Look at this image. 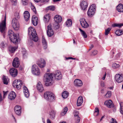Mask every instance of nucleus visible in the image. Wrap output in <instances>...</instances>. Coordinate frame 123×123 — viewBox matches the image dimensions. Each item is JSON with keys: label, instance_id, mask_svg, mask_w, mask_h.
<instances>
[{"label": "nucleus", "instance_id": "obj_8", "mask_svg": "<svg viewBox=\"0 0 123 123\" xmlns=\"http://www.w3.org/2000/svg\"><path fill=\"white\" fill-rule=\"evenodd\" d=\"M32 73L34 74L38 75L40 74V71L37 66L35 64L32 65L31 68Z\"/></svg>", "mask_w": 123, "mask_h": 123}, {"label": "nucleus", "instance_id": "obj_17", "mask_svg": "<svg viewBox=\"0 0 123 123\" xmlns=\"http://www.w3.org/2000/svg\"><path fill=\"white\" fill-rule=\"evenodd\" d=\"M80 6L82 9L85 10L88 6V3L86 1H83L80 2Z\"/></svg>", "mask_w": 123, "mask_h": 123}, {"label": "nucleus", "instance_id": "obj_37", "mask_svg": "<svg viewBox=\"0 0 123 123\" xmlns=\"http://www.w3.org/2000/svg\"><path fill=\"white\" fill-rule=\"evenodd\" d=\"M74 116L76 120V123H79L80 120V117L79 116L78 114L75 115Z\"/></svg>", "mask_w": 123, "mask_h": 123}, {"label": "nucleus", "instance_id": "obj_56", "mask_svg": "<svg viewBox=\"0 0 123 123\" xmlns=\"http://www.w3.org/2000/svg\"><path fill=\"white\" fill-rule=\"evenodd\" d=\"M11 1L13 4L15 5L17 3L16 0H11Z\"/></svg>", "mask_w": 123, "mask_h": 123}, {"label": "nucleus", "instance_id": "obj_55", "mask_svg": "<svg viewBox=\"0 0 123 123\" xmlns=\"http://www.w3.org/2000/svg\"><path fill=\"white\" fill-rule=\"evenodd\" d=\"M43 48L45 49L47 48V43L43 44Z\"/></svg>", "mask_w": 123, "mask_h": 123}, {"label": "nucleus", "instance_id": "obj_23", "mask_svg": "<svg viewBox=\"0 0 123 123\" xmlns=\"http://www.w3.org/2000/svg\"><path fill=\"white\" fill-rule=\"evenodd\" d=\"M83 102V99L82 97L80 96L78 98L77 105V106H80L82 105Z\"/></svg>", "mask_w": 123, "mask_h": 123}, {"label": "nucleus", "instance_id": "obj_29", "mask_svg": "<svg viewBox=\"0 0 123 123\" xmlns=\"http://www.w3.org/2000/svg\"><path fill=\"white\" fill-rule=\"evenodd\" d=\"M17 48L16 47H13L11 46L9 48V51L11 53H13L15 51Z\"/></svg>", "mask_w": 123, "mask_h": 123}, {"label": "nucleus", "instance_id": "obj_5", "mask_svg": "<svg viewBox=\"0 0 123 123\" xmlns=\"http://www.w3.org/2000/svg\"><path fill=\"white\" fill-rule=\"evenodd\" d=\"M6 16H5L4 20L0 23V32L3 34L4 38L5 37V33L6 31Z\"/></svg>", "mask_w": 123, "mask_h": 123}, {"label": "nucleus", "instance_id": "obj_35", "mask_svg": "<svg viewBox=\"0 0 123 123\" xmlns=\"http://www.w3.org/2000/svg\"><path fill=\"white\" fill-rule=\"evenodd\" d=\"M79 30L81 32L82 35L83 36V37L84 38H86L87 37V36L85 32L84 31L82 30L80 28H79Z\"/></svg>", "mask_w": 123, "mask_h": 123}, {"label": "nucleus", "instance_id": "obj_6", "mask_svg": "<svg viewBox=\"0 0 123 123\" xmlns=\"http://www.w3.org/2000/svg\"><path fill=\"white\" fill-rule=\"evenodd\" d=\"M22 84V82L20 80H16L13 81L12 85L14 87L19 89L21 88Z\"/></svg>", "mask_w": 123, "mask_h": 123}, {"label": "nucleus", "instance_id": "obj_46", "mask_svg": "<svg viewBox=\"0 0 123 123\" xmlns=\"http://www.w3.org/2000/svg\"><path fill=\"white\" fill-rule=\"evenodd\" d=\"M14 16H15V18L17 20L20 17L19 15V14L18 12H16L14 14Z\"/></svg>", "mask_w": 123, "mask_h": 123}, {"label": "nucleus", "instance_id": "obj_47", "mask_svg": "<svg viewBox=\"0 0 123 123\" xmlns=\"http://www.w3.org/2000/svg\"><path fill=\"white\" fill-rule=\"evenodd\" d=\"M31 10L33 11V12L35 13H37L36 9L35 7L31 5Z\"/></svg>", "mask_w": 123, "mask_h": 123}, {"label": "nucleus", "instance_id": "obj_30", "mask_svg": "<svg viewBox=\"0 0 123 123\" xmlns=\"http://www.w3.org/2000/svg\"><path fill=\"white\" fill-rule=\"evenodd\" d=\"M72 22L71 19H68L66 22L65 24L66 25L67 27L70 26H71Z\"/></svg>", "mask_w": 123, "mask_h": 123}, {"label": "nucleus", "instance_id": "obj_63", "mask_svg": "<svg viewBox=\"0 0 123 123\" xmlns=\"http://www.w3.org/2000/svg\"><path fill=\"white\" fill-rule=\"evenodd\" d=\"M47 123H51V122L49 119H47Z\"/></svg>", "mask_w": 123, "mask_h": 123}, {"label": "nucleus", "instance_id": "obj_13", "mask_svg": "<svg viewBox=\"0 0 123 123\" xmlns=\"http://www.w3.org/2000/svg\"><path fill=\"white\" fill-rule=\"evenodd\" d=\"M12 64L13 67L16 68L18 67L20 65L19 59L17 57L15 58L13 61Z\"/></svg>", "mask_w": 123, "mask_h": 123}, {"label": "nucleus", "instance_id": "obj_36", "mask_svg": "<svg viewBox=\"0 0 123 123\" xmlns=\"http://www.w3.org/2000/svg\"><path fill=\"white\" fill-rule=\"evenodd\" d=\"M22 53L23 57H26L27 55L26 50L24 48L22 49Z\"/></svg>", "mask_w": 123, "mask_h": 123}, {"label": "nucleus", "instance_id": "obj_49", "mask_svg": "<svg viewBox=\"0 0 123 123\" xmlns=\"http://www.w3.org/2000/svg\"><path fill=\"white\" fill-rule=\"evenodd\" d=\"M28 0H22V2L24 5H27L28 4Z\"/></svg>", "mask_w": 123, "mask_h": 123}, {"label": "nucleus", "instance_id": "obj_48", "mask_svg": "<svg viewBox=\"0 0 123 123\" xmlns=\"http://www.w3.org/2000/svg\"><path fill=\"white\" fill-rule=\"evenodd\" d=\"M23 90L24 93L29 92L27 88L25 86L23 87Z\"/></svg>", "mask_w": 123, "mask_h": 123}, {"label": "nucleus", "instance_id": "obj_11", "mask_svg": "<svg viewBox=\"0 0 123 123\" xmlns=\"http://www.w3.org/2000/svg\"><path fill=\"white\" fill-rule=\"evenodd\" d=\"M37 64L40 68H43L45 66L46 62L43 59L41 58L37 61Z\"/></svg>", "mask_w": 123, "mask_h": 123}, {"label": "nucleus", "instance_id": "obj_14", "mask_svg": "<svg viewBox=\"0 0 123 123\" xmlns=\"http://www.w3.org/2000/svg\"><path fill=\"white\" fill-rule=\"evenodd\" d=\"M54 76L55 79L57 80H60L62 78L61 73L59 71H55L54 74Z\"/></svg>", "mask_w": 123, "mask_h": 123}, {"label": "nucleus", "instance_id": "obj_21", "mask_svg": "<svg viewBox=\"0 0 123 123\" xmlns=\"http://www.w3.org/2000/svg\"><path fill=\"white\" fill-rule=\"evenodd\" d=\"M16 96L15 93L13 92H10L8 95V97L9 99L11 100H12L15 98Z\"/></svg>", "mask_w": 123, "mask_h": 123}, {"label": "nucleus", "instance_id": "obj_10", "mask_svg": "<svg viewBox=\"0 0 123 123\" xmlns=\"http://www.w3.org/2000/svg\"><path fill=\"white\" fill-rule=\"evenodd\" d=\"M80 24L82 27L84 28H87L89 27V25L84 18H81L80 20Z\"/></svg>", "mask_w": 123, "mask_h": 123}, {"label": "nucleus", "instance_id": "obj_16", "mask_svg": "<svg viewBox=\"0 0 123 123\" xmlns=\"http://www.w3.org/2000/svg\"><path fill=\"white\" fill-rule=\"evenodd\" d=\"M48 30L47 31V34L49 37L52 36L54 34L53 30L52 29L51 25H49L47 26Z\"/></svg>", "mask_w": 123, "mask_h": 123}, {"label": "nucleus", "instance_id": "obj_33", "mask_svg": "<svg viewBox=\"0 0 123 123\" xmlns=\"http://www.w3.org/2000/svg\"><path fill=\"white\" fill-rule=\"evenodd\" d=\"M68 95V92L66 91H64L62 93V96L64 98H66Z\"/></svg>", "mask_w": 123, "mask_h": 123}, {"label": "nucleus", "instance_id": "obj_28", "mask_svg": "<svg viewBox=\"0 0 123 123\" xmlns=\"http://www.w3.org/2000/svg\"><path fill=\"white\" fill-rule=\"evenodd\" d=\"M14 110L15 113H18L17 112V111H19V112L20 113H21V107L20 106H16L14 107Z\"/></svg>", "mask_w": 123, "mask_h": 123}, {"label": "nucleus", "instance_id": "obj_54", "mask_svg": "<svg viewBox=\"0 0 123 123\" xmlns=\"http://www.w3.org/2000/svg\"><path fill=\"white\" fill-rule=\"evenodd\" d=\"M112 120L111 123H117L116 120L115 119L112 118Z\"/></svg>", "mask_w": 123, "mask_h": 123}, {"label": "nucleus", "instance_id": "obj_52", "mask_svg": "<svg viewBox=\"0 0 123 123\" xmlns=\"http://www.w3.org/2000/svg\"><path fill=\"white\" fill-rule=\"evenodd\" d=\"M25 96L26 98H28L29 96V92H26L24 93Z\"/></svg>", "mask_w": 123, "mask_h": 123}, {"label": "nucleus", "instance_id": "obj_26", "mask_svg": "<svg viewBox=\"0 0 123 123\" xmlns=\"http://www.w3.org/2000/svg\"><path fill=\"white\" fill-rule=\"evenodd\" d=\"M24 16L25 20L26 21H28L30 16L29 12L27 11H25L24 13Z\"/></svg>", "mask_w": 123, "mask_h": 123}, {"label": "nucleus", "instance_id": "obj_22", "mask_svg": "<svg viewBox=\"0 0 123 123\" xmlns=\"http://www.w3.org/2000/svg\"><path fill=\"white\" fill-rule=\"evenodd\" d=\"M54 20L57 23H60L62 21V18L60 16L56 15L54 18Z\"/></svg>", "mask_w": 123, "mask_h": 123}, {"label": "nucleus", "instance_id": "obj_38", "mask_svg": "<svg viewBox=\"0 0 123 123\" xmlns=\"http://www.w3.org/2000/svg\"><path fill=\"white\" fill-rule=\"evenodd\" d=\"M115 33L117 35L119 36L122 34L123 33V32L121 30H118L116 31Z\"/></svg>", "mask_w": 123, "mask_h": 123}, {"label": "nucleus", "instance_id": "obj_41", "mask_svg": "<svg viewBox=\"0 0 123 123\" xmlns=\"http://www.w3.org/2000/svg\"><path fill=\"white\" fill-rule=\"evenodd\" d=\"M120 112L123 115V103L121 102L120 103Z\"/></svg>", "mask_w": 123, "mask_h": 123}, {"label": "nucleus", "instance_id": "obj_51", "mask_svg": "<svg viewBox=\"0 0 123 123\" xmlns=\"http://www.w3.org/2000/svg\"><path fill=\"white\" fill-rule=\"evenodd\" d=\"M42 42L43 44L47 43L46 40L43 36L42 37Z\"/></svg>", "mask_w": 123, "mask_h": 123}, {"label": "nucleus", "instance_id": "obj_58", "mask_svg": "<svg viewBox=\"0 0 123 123\" xmlns=\"http://www.w3.org/2000/svg\"><path fill=\"white\" fill-rule=\"evenodd\" d=\"M3 92H4V95L3 97V98H4L5 97V96H6L7 94V93L8 92H5L4 91H3Z\"/></svg>", "mask_w": 123, "mask_h": 123}, {"label": "nucleus", "instance_id": "obj_62", "mask_svg": "<svg viewBox=\"0 0 123 123\" xmlns=\"http://www.w3.org/2000/svg\"><path fill=\"white\" fill-rule=\"evenodd\" d=\"M67 59H75L74 58L72 57H68Z\"/></svg>", "mask_w": 123, "mask_h": 123}, {"label": "nucleus", "instance_id": "obj_18", "mask_svg": "<svg viewBox=\"0 0 123 123\" xmlns=\"http://www.w3.org/2000/svg\"><path fill=\"white\" fill-rule=\"evenodd\" d=\"M74 82L75 86H81L83 85L82 81L79 79H75Z\"/></svg>", "mask_w": 123, "mask_h": 123}, {"label": "nucleus", "instance_id": "obj_24", "mask_svg": "<svg viewBox=\"0 0 123 123\" xmlns=\"http://www.w3.org/2000/svg\"><path fill=\"white\" fill-rule=\"evenodd\" d=\"M37 90L40 92H42L44 90L43 86L40 82H38L37 85Z\"/></svg>", "mask_w": 123, "mask_h": 123}, {"label": "nucleus", "instance_id": "obj_59", "mask_svg": "<svg viewBox=\"0 0 123 123\" xmlns=\"http://www.w3.org/2000/svg\"><path fill=\"white\" fill-rule=\"evenodd\" d=\"M104 83L103 81H101V85L102 86L104 87Z\"/></svg>", "mask_w": 123, "mask_h": 123}, {"label": "nucleus", "instance_id": "obj_20", "mask_svg": "<svg viewBox=\"0 0 123 123\" xmlns=\"http://www.w3.org/2000/svg\"><path fill=\"white\" fill-rule=\"evenodd\" d=\"M104 104L105 105H106L108 107L110 108L113 107L114 106V105L112 104V102L110 100L106 101L105 102Z\"/></svg>", "mask_w": 123, "mask_h": 123}, {"label": "nucleus", "instance_id": "obj_12", "mask_svg": "<svg viewBox=\"0 0 123 123\" xmlns=\"http://www.w3.org/2000/svg\"><path fill=\"white\" fill-rule=\"evenodd\" d=\"M115 79L117 82L121 83L123 81V77L120 74H117L115 76Z\"/></svg>", "mask_w": 123, "mask_h": 123}, {"label": "nucleus", "instance_id": "obj_31", "mask_svg": "<svg viewBox=\"0 0 123 123\" xmlns=\"http://www.w3.org/2000/svg\"><path fill=\"white\" fill-rule=\"evenodd\" d=\"M44 20L46 23L48 22L50 19V16L48 14H47L44 17Z\"/></svg>", "mask_w": 123, "mask_h": 123}, {"label": "nucleus", "instance_id": "obj_15", "mask_svg": "<svg viewBox=\"0 0 123 123\" xmlns=\"http://www.w3.org/2000/svg\"><path fill=\"white\" fill-rule=\"evenodd\" d=\"M10 74L13 77H14L16 76L18 74L17 70L14 68H11L9 70Z\"/></svg>", "mask_w": 123, "mask_h": 123}, {"label": "nucleus", "instance_id": "obj_53", "mask_svg": "<svg viewBox=\"0 0 123 123\" xmlns=\"http://www.w3.org/2000/svg\"><path fill=\"white\" fill-rule=\"evenodd\" d=\"M97 53V51L96 50H94L92 53V55H96Z\"/></svg>", "mask_w": 123, "mask_h": 123}, {"label": "nucleus", "instance_id": "obj_2", "mask_svg": "<svg viewBox=\"0 0 123 123\" xmlns=\"http://www.w3.org/2000/svg\"><path fill=\"white\" fill-rule=\"evenodd\" d=\"M53 77L51 74L46 73L45 74L44 80H45V85L46 86L51 85L53 83L52 80Z\"/></svg>", "mask_w": 123, "mask_h": 123}, {"label": "nucleus", "instance_id": "obj_3", "mask_svg": "<svg viewBox=\"0 0 123 123\" xmlns=\"http://www.w3.org/2000/svg\"><path fill=\"white\" fill-rule=\"evenodd\" d=\"M8 36L11 41L14 43H17L18 42L19 37L16 34L14 33L11 30L8 32Z\"/></svg>", "mask_w": 123, "mask_h": 123}, {"label": "nucleus", "instance_id": "obj_40", "mask_svg": "<svg viewBox=\"0 0 123 123\" xmlns=\"http://www.w3.org/2000/svg\"><path fill=\"white\" fill-rule=\"evenodd\" d=\"M123 25V24H115L112 25V26L113 27H118L120 28Z\"/></svg>", "mask_w": 123, "mask_h": 123}, {"label": "nucleus", "instance_id": "obj_44", "mask_svg": "<svg viewBox=\"0 0 123 123\" xmlns=\"http://www.w3.org/2000/svg\"><path fill=\"white\" fill-rule=\"evenodd\" d=\"M48 9L52 11H54L55 9V7L54 6H50L48 7Z\"/></svg>", "mask_w": 123, "mask_h": 123}, {"label": "nucleus", "instance_id": "obj_19", "mask_svg": "<svg viewBox=\"0 0 123 123\" xmlns=\"http://www.w3.org/2000/svg\"><path fill=\"white\" fill-rule=\"evenodd\" d=\"M32 24L34 26H36L37 25L38 22L37 17L33 16L32 17Z\"/></svg>", "mask_w": 123, "mask_h": 123}, {"label": "nucleus", "instance_id": "obj_64", "mask_svg": "<svg viewBox=\"0 0 123 123\" xmlns=\"http://www.w3.org/2000/svg\"><path fill=\"white\" fill-rule=\"evenodd\" d=\"M34 1L36 2H39L41 0H34Z\"/></svg>", "mask_w": 123, "mask_h": 123}, {"label": "nucleus", "instance_id": "obj_43", "mask_svg": "<svg viewBox=\"0 0 123 123\" xmlns=\"http://www.w3.org/2000/svg\"><path fill=\"white\" fill-rule=\"evenodd\" d=\"M111 95V92L109 91L106 94L105 96L107 98H109Z\"/></svg>", "mask_w": 123, "mask_h": 123}, {"label": "nucleus", "instance_id": "obj_1", "mask_svg": "<svg viewBox=\"0 0 123 123\" xmlns=\"http://www.w3.org/2000/svg\"><path fill=\"white\" fill-rule=\"evenodd\" d=\"M28 33L30 36L31 38L35 42H37L38 39V37L35 30L32 27L28 29Z\"/></svg>", "mask_w": 123, "mask_h": 123}, {"label": "nucleus", "instance_id": "obj_4", "mask_svg": "<svg viewBox=\"0 0 123 123\" xmlns=\"http://www.w3.org/2000/svg\"><path fill=\"white\" fill-rule=\"evenodd\" d=\"M54 96V94L50 92H45L44 94V98L50 102L53 101L55 99Z\"/></svg>", "mask_w": 123, "mask_h": 123}, {"label": "nucleus", "instance_id": "obj_57", "mask_svg": "<svg viewBox=\"0 0 123 123\" xmlns=\"http://www.w3.org/2000/svg\"><path fill=\"white\" fill-rule=\"evenodd\" d=\"M106 75V73H105V74L103 75V77L102 78V79L103 80H104L105 78Z\"/></svg>", "mask_w": 123, "mask_h": 123}, {"label": "nucleus", "instance_id": "obj_60", "mask_svg": "<svg viewBox=\"0 0 123 123\" xmlns=\"http://www.w3.org/2000/svg\"><path fill=\"white\" fill-rule=\"evenodd\" d=\"M93 45L92 44L91 45V46L90 47V49H89V50H90L93 47Z\"/></svg>", "mask_w": 123, "mask_h": 123}, {"label": "nucleus", "instance_id": "obj_9", "mask_svg": "<svg viewBox=\"0 0 123 123\" xmlns=\"http://www.w3.org/2000/svg\"><path fill=\"white\" fill-rule=\"evenodd\" d=\"M12 25L15 30H18L19 28V25L17 19L13 18L12 20Z\"/></svg>", "mask_w": 123, "mask_h": 123}, {"label": "nucleus", "instance_id": "obj_32", "mask_svg": "<svg viewBox=\"0 0 123 123\" xmlns=\"http://www.w3.org/2000/svg\"><path fill=\"white\" fill-rule=\"evenodd\" d=\"M49 114L51 118L52 119H53L54 118L55 115V112L53 110L51 111L50 112Z\"/></svg>", "mask_w": 123, "mask_h": 123}, {"label": "nucleus", "instance_id": "obj_7", "mask_svg": "<svg viewBox=\"0 0 123 123\" xmlns=\"http://www.w3.org/2000/svg\"><path fill=\"white\" fill-rule=\"evenodd\" d=\"M96 8V6L95 4H92L91 6L87 12V14L89 16L91 17L94 14Z\"/></svg>", "mask_w": 123, "mask_h": 123}, {"label": "nucleus", "instance_id": "obj_45", "mask_svg": "<svg viewBox=\"0 0 123 123\" xmlns=\"http://www.w3.org/2000/svg\"><path fill=\"white\" fill-rule=\"evenodd\" d=\"M111 30V28H109L105 30V35H107L109 33V32Z\"/></svg>", "mask_w": 123, "mask_h": 123}, {"label": "nucleus", "instance_id": "obj_50", "mask_svg": "<svg viewBox=\"0 0 123 123\" xmlns=\"http://www.w3.org/2000/svg\"><path fill=\"white\" fill-rule=\"evenodd\" d=\"M5 43H6L5 42H3L1 44L0 46L1 48H4Z\"/></svg>", "mask_w": 123, "mask_h": 123}, {"label": "nucleus", "instance_id": "obj_27", "mask_svg": "<svg viewBox=\"0 0 123 123\" xmlns=\"http://www.w3.org/2000/svg\"><path fill=\"white\" fill-rule=\"evenodd\" d=\"M3 81L4 84L7 85L8 83L9 79L7 76H4L3 77Z\"/></svg>", "mask_w": 123, "mask_h": 123}, {"label": "nucleus", "instance_id": "obj_61", "mask_svg": "<svg viewBox=\"0 0 123 123\" xmlns=\"http://www.w3.org/2000/svg\"><path fill=\"white\" fill-rule=\"evenodd\" d=\"M3 100L1 94L0 93V103Z\"/></svg>", "mask_w": 123, "mask_h": 123}, {"label": "nucleus", "instance_id": "obj_42", "mask_svg": "<svg viewBox=\"0 0 123 123\" xmlns=\"http://www.w3.org/2000/svg\"><path fill=\"white\" fill-rule=\"evenodd\" d=\"M99 112V110L97 108H96L95 109V111L94 112V115H95L97 116Z\"/></svg>", "mask_w": 123, "mask_h": 123}, {"label": "nucleus", "instance_id": "obj_25", "mask_svg": "<svg viewBox=\"0 0 123 123\" xmlns=\"http://www.w3.org/2000/svg\"><path fill=\"white\" fill-rule=\"evenodd\" d=\"M116 9L118 12H123V5L121 4H119L117 6Z\"/></svg>", "mask_w": 123, "mask_h": 123}, {"label": "nucleus", "instance_id": "obj_34", "mask_svg": "<svg viewBox=\"0 0 123 123\" xmlns=\"http://www.w3.org/2000/svg\"><path fill=\"white\" fill-rule=\"evenodd\" d=\"M68 110V109L67 107H65L63 109V111L61 112V114L62 116L64 115L67 112Z\"/></svg>", "mask_w": 123, "mask_h": 123}, {"label": "nucleus", "instance_id": "obj_39", "mask_svg": "<svg viewBox=\"0 0 123 123\" xmlns=\"http://www.w3.org/2000/svg\"><path fill=\"white\" fill-rule=\"evenodd\" d=\"M120 66V65L118 64L115 63H113L112 65V67L114 69L118 68Z\"/></svg>", "mask_w": 123, "mask_h": 123}]
</instances>
